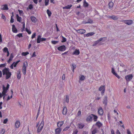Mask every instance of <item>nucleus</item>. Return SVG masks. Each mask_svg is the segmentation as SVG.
Instances as JSON below:
<instances>
[{
	"label": "nucleus",
	"mask_w": 134,
	"mask_h": 134,
	"mask_svg": "<svg viewBox=\"0 0 134 134\" xmlns=\"http://www.w3.org/2000/svg\"><path fill=\"white\" fill-rule=\"evenodd\" d=\"M3 74V75H6L5 79L7 80L9 79L11 75V73L9 71L8 68H5L2 70Z\"/></svg>",
	"instance_id": "nucleus-1"
},
{
	"label": "nucleus",
	"mask_w": 134,
	"mask_h": 134,
	"mask_svg": "<svg viewBox=\"0 0 134 134\" xmlns=\"http://www.w3.org/2000/svg\"><path fill=\"white\" fill-rule=\"evenodd\" d=\"M125 66L123 64L121 63L120 65L119 68H118V69L120 70L121 72H122L124 70L126 71V70H125Z\"/></svg>",
	"instance_id": "nucleus-2"
},
{
	"label": "nucleus",
	"mask_w": 134,
	"mask_h": 134,
	"mask_svg": "<svg viewBox=\"0 0 134 134\" xmlns=\"http://www.w3.org/2000/svg\"><path fill=\"white\" fill-rule=\"evenodd\" d=\"M44 126V122L43 121H41L40 125L39 126L37 130V133L39 132L42 129Z\"/></svg>",
	"instance_id": "nucleus-3"
},
{
	"label": "nucleus",
	"mask_w": 134,
	"mask_h": 134,
	"mask_svg": "<svg viewBox=\"0 0 134 134\" xmlns=\"http://www.w3.org/2000/svg\"><path fill=\"white\" fill-rule=\"evenodd\" d=\"M46 39L45 38H41V36L39 35L37 39V43H39L41 41H43L46 40Z\"/></svg>",
	"instance_id": "nucleus-4"
},
{
	"label": "nucleus",
	"mask_w": 134,
	"mask_h": 134,
	"mask_svg": "<svg viewBox=\"0 0 134 134\" xmlns=\"http://www.w3.org/2000/svg\"><path fill=\"white\" fill-rule=\"evenodd\" d=\"M124 23L128 25H130L133 24V21L130 20H126L123 21Z\"/></svg>",
	"instance_id": "nucleus-5"
},
{
	"label": "nucleus",
	"mask_w": 134,
	"mask_h": 134,
	"mask_svg": "<svg viewBox=\"0 0 134 134\" xmlns=\"http://www.w3.org/2000/svg\"><path fill=\"white\" fill-rule=\"evenodd\" d=\"M57 49L60 51H64L66 49V47L65 45H63L58 47L57 48Z\"/></svg>",
	"instance_id": "nucleus-6"
},
{
	"label": "nucleus",
	"mask_w": 134,
	"mask_h": 134,
	"mask_svg": "<svg viewBox=\"0 0 134 134\" xmlns=\"http://www.w3.org/2000/svg\"><path fill=\"white\" fill-rule=\"evenodd\" d=\"M133 77V76L132 74H129L127 76H126L125 78L126 80L127 81H129L131 80Z\"/></svg>",
	"instance_id": "nucleus-7"
},
{
	"label": "nucleus",
	"mask_w": 134,
	"mask_h": 134,
	"mask_svg": "<svg viewBox=\"0 0 134 134\" xmlns=\"http://www.w3.org/2000/svg\"><path fill=\"white\" fill-rule=\"evenodd\" d=\"M98 114L100 115H103V110L102 107L99 108L98 110Z\"/></svg>",
	"instance_id": "nucleus-8"
},
{
	"label": "nucleus",
	"mask_w": 134,
	"mask_h": 134,
	"mask_svg": "<svg viewBox=\"0 0 134 134\" xmlns=\"http://www.w3.org/2000/svg\"><path fill=\"white\" fill-rule=\"evenodd\" d=\"M85 125L82 123H79L77 125L79 129H82L85 126Z\"/></svg>",
	"instance_id": "nucleus-9"
},
{
	"label": "nucleus",
	"mask_w": 134,
	"mask_h": 134,
	"mask_svg": "<svg viewBox=\"0 0 134 134\" xmlns=\"http://www.w3.org/2000/svg\"><path fill=\"white\" fill-rule=\"evenodd\" d=\"M85 30L83 29H81L77 30V32L81 34L85 33Z\"/></svg>",
	"instance_id": "nucleus-10"
},
{
	"label": "nucleus",
	"mask_w": 134,
	"mask_h": 134,
	"mask_svg": "<svg viewBox=\"0 0 134 134\" xmlns=\"http://www.w3.org/2000/svg\"><path fill=\"white\" fill-rule=\"evenodd\" d=\"M67 112V108L66 107H65L62 110V113L63 115H66Z\"/></svg>",
	"instance_id": "nucleus-11"
},
{
	"label": "nucleus",
	"mask_w": 134,
	"mask_h": 134,
	"mask_svg": "<svg viewBox=\"0 0 134 134\" xmlns=\"http://www.w3.org/2000/svg\"><path fill=\"white\" fill-rule=\"evenodd\" d=\"M20 125V123L19 121H17L15 123V127L16 128H19Z\"/></svg>",
	"instance_id": "nucleus-12"
},
{
	"label": "nucleus",
	"mask_w": 134,
	"mask_h": 134,
	"mask_svg": "<svg viewBox=\"0 0 134 134\" xmlns=\"http://www.w3.org/2000/svg\"><path fill=\"white\" fill-rule=\"evenodd\" d=\"M92 116L91 115V114L87 117L86 119V121H89L92 120Z\"/></svg>",
	"instance_id": "nucleus-13"
},
{
	"label": "nucleus",
	"mask_w": 134,
	"mask_h": 134,
	"mask_svg": "<svg viewBox=\"0 0 134 134\" xmlns=\"http://www.w3.org/2000/svg\"><path fill=\"white\" fill-rule=\"evenodd\" d=\"M55 133L60 134L61 131V129L60 128H57L55 130Z\"/></svg>",
	"instance_id": "nucleus-14"
},
{
	"label": "nucleus",
	"mask_w": 134,
	"mask_h": 134,
	"mask_svg": "<svg viewBox=\"0 0 134 134\" xmlns=\"http://www.w3.org/2000/svg\"><path fill=\"white\" fill-rule=\"evenodd\" d=\"M80 54V51L79 50L76 49L72 53L73 55H77Z\"/></svg>",
	"instance_id": "nucleus-15"
},
{
	"label": "nucleus",
	"mask_w": 134,
	"mask_h": 134,
	"mask_svg": "<svg viewBox=\"0 0 134 134\" xmlns=\"http://www.w3.org/2000/svg\"><path fill=\"white\" fill-rule=\"evenodd\" d=\"M2 6L3 8L1 9H2L4 10H8V8L7 4H5L3 5Z\"/></svg>",
	"instance_id": "nucleus-16"
},
{
	"label": "nucleus",
	"mask_w": 134,
	"mask_h": 134,
	"mask_svg": "<svg viewBox=\"0 0 134 134\" xmlns=\"http://www.w3.org/2000/svg\"><path fill=\"white\" fill-rule=\"evenodd\" d=\"M12 26V31L14 33H16L17 32V30L15 28V25H13Z\"/></svg>",
	"instance_id": "nucleus-17"
},
{
	"label": "nucleus",
	"mask_w": 134,
	"mask_h": 134,
	"mask_svg": "<svg viewBox=\"0 0 134 134\" xmlns=\"http://www.w3.org/2000/svg\"><path fill=\"white\" fill-rule=\"evenodd\" d=\"M95 125L97 126L99 128L102 126V124L99 121L97 122L96 124Z\"/></svg>",
	"instance_id": "nucleus-18"
},
{
	"label": "nucleus",
	"mask_w": 134,
	"mask_h": 134,
	"mask_svg": "<svg viewBox=\"0 0 134 134\" xmlns=\"http://www.w3.org/2000/svg\"><path fill=\"white\" fill-rule=\"evenodd\" d=\"M103 103L104 104H105V106L107 105V97H105L103 99Z\"/></svg>",
	"instance_id": "nucleus-19"
},
{
	"label": "nucleus",
	"mask_w": 134,
	"mask_h": 134,
	"mask_svg": "<svg viewBox=\"0 0 134 134\" xmlns=\"http://www.w3.org/2000/svg\"><path fill=\"white\" fill-rule=\"evenodd\" d=\"M98 44L99 45H101L100 43L99 42L98 40L94 42V44L93 45V46H95Z\"/></svg>",
	"instance_id": "nucleus-20"
},
{
	"label": "nucleus",
	"mask_w": 134,
	"mask_h": 134,
	"mask_svg": "<svg viewBox=\"0 0 134 134\" xmlns=\"http://www.w3.org/2000/svg\"><path fill=\"white\" fill-rule=\"evenodd\" d=\"M72 5L71 4L68 5L66 6L63 7V9H69L70 8L72 7Z\"/></svg>",
	"instance_id": "nucleus-21"
},
{
	"label": "nucleus",
	"mask_w": 134,
	"mask_h": 134,
	"mask_svg": "<svg viewBox=\"0 0 134 134\" xmlns=\"http://www.w3.org/2000/svg\"><path fill=\"white\" fill-rule=\"evenodd\" d=\"M91 115L92 116V118H93V119L94 120V121H97V119L98 117L97 116L94 115L93 114H91Z\"/></svg>",
	"instance_id": "nucleus-22"
},
{
	"label": "nucleus",
	"mask_w": 134,
	"mask_h": 134,
	"mask_svg": "<svg viewBox=\"0 0 134 134\" xmlns=\"http://www.w3.org/2000/svg\"><path fill=\"white\" fill-rule=\"evenodd\" d=\"M89 5L87 3L85 0L83 3V6L85 7H87Z\"/></svg>",
	"instance_id": "nucleus-23"
},
{
	"label": "nucleus",
	"mask_w": 134,
	"mask_h": 134,
	"mask_svg": "<svg viewBox=\"0 0 134 134\" xmlns=\"http://www.w3.org/2000/svg\"><path fill=\"white\" fill-rule=\"evenodd\" d=\"M13 58V55L12 54H11L10 55V57L8 61V63H10V62L12 60V59Z\"/></svg>",
	"instance_id": "nucleus-24"
},
{
	"label": "nucleus",
	"mask_w": 134,
	"mask_h": 134,
	"mask_svg": "<svg viewBox=\"0 0 134 134\" xmlns=\"http://www.w3.org/2000/svg\"><path fill=\"white\" fill-rule=\"evenodd\" d=\"M64 124L63 121L59 122L57 123V126L58 127H60Z\"/></svg>",
	"instance_id": "nucleus-25"
},
{
	"label": "nucleus",
	"mask_w": 134,
	"mask_h": 134,
	"mask_svg": "<svg viewBox=\"0 0 134 134\" xmlns=\"http://www.w3.org/2000/svg\"><path fill=\"white\" fill-rule=\"evenodd\" d=\"M110 18L114 20H117L118 18L117 16H110Z\"/></svg>",
	"instance_id": "nucleus-26"
},
{
	"label": "nucleus",
	"mask_w": 134,
	"mask_h": 134,
	"mask_svg": "<svg viewBox=\"0 0 134 134\" xmlns=\"http://www.w3.org/2000/svg\"><path fill=\"white\" fill-rule=\"evenodd\" d=\"M108 5L110 9V8H112L113 5V3L111 2H109L108 3Z\"/></svg>",
	"instance_id": "nucleus-27"
},
{
	"label": "nucleus",
	"mask_w": 134,
	"mask_h": 134,
	"mask_svg": "<svg viewBox=\"0 0 134 134\" xmlns=\"http://www.w3.org/2000/svg\"><path fill=\"white\" fill-rule=\"evenodd\" d=\"M94 34V33L93 32L89 33L86 34V36L87 37H88L90 36H92Z\"/></svg>",
	"instance_id": "nucleus-28"
},
{
	"label": "nucleus",
	"mask_w": 134,
	"mask_h": 134,
	"mask_svg": "<svg viewBox=\"0 0 134 134\" xmlns=\"http://www.w3.org/2000/svg\"><path fill=\"white\" fill-rule=\"evenodd\" d=\"M16 17L17 21L19 22H20L21 18V17H19L18 14L16 15Z\"/></svg>",
	"instance_id": "nucleus-29"
},
{
	"label": "nucleus",
	"mask_w": 134,
	"mask_h": 134,
	"mask_svg": "<svg viewBox=\"0 0 134 134\" xmlns=\"http://www.w3.org/2000/svg\"><path fill=\"white\" fill-rule=\"evenodd\" d=\"M98 131V130L96 128L94 129V130L92 132V134H95Z\"/></svg>",
	"instance_id": "nucleus-30"
},
{
	"label": "nucleus",
	"mask_w": 134,
	"mask_h": 134,
	"mask_svg": "<svg viewBox=\"0 0 134 134\" xmlns=\"http://www.w3.org/2000/svg\"><path fill=\"white\" fill-rule=\"evenodd\" d=\"M106 38L105 37H103V38H100L98 40L99 41V42H100V41H105L106 40Z\"/></svg>",
	"instance_id": "nucleus-31"
},
{
	"label": "nucleus",
	"mask_w": 134,
	"mask_h": 134,
	"mask_svg": "<svg viewBox=\"0 0 134 134\" xmlns=\"http://www.w3.org/2000/svg\"><path fill=\"white\" fill-rule=\"evenodd\" d=\"M105 90V87L104 86H101L99 88V90L101 91Z\"/></svg>",
	"instance_id": "nucleus-32"
},
{
	"label": "nucleus",
	"mask_w": 134,
	"mask_h": 134,
	"mask_svg": "<svg viewBox=\"0 0 134 134\" xmlns=\"http://www.w3.org/2000/svg\"><path fill=\"white\" fill-rule=\"evenodd\" d=\"M76 65L75 64H72V66L71 67L72 69V71L74 72V70L76 68Z\"/></svg>",
	"instance_id": "nucleus-33"
},
{
	"label": "nucleus",
	"mask_w": 134,
	"mask_h": 134,
	"mask_svg": "<svg viewBox=\"0 0 134 134\" xmlns=\"http://www.w3.org/2000/svg\"><path fill=\"white\" fill-rule=\"evenodd\" d=\"M47 12L48 16H51L52 14L51 12L50 11L49 9H47Z\"/></svg>",
	"instance_id": "nucleus-34"
},
{
	"label": "nucleus",
	"mask_w": 134,
	"mask_h": 134,
	"mask_svg": "<svg viewBox=\"0 0 134 134\" xmlns=\"http://www.w3.org/2000/svg\"><path fill=\"white\" fill-rule=\"evenodd\" d=\"M93 21L91 19H88V21L87 22H86V24H87V23H93Z\"/></svg>",
	"instance_id": "nucleus-35"
},
{
	"label": "nucleus",
	"mask_w": 134,
	"mask_h": 134,
	"mask_svg": "<svg viewBox=\"0 0 134 134\" xmlns=\"http://www.w3.org/2000/svg\"><path fill=\"white\" fill-rule=\"evenodd\" d=\"M21 78V75L20 74V71H19L17 74V78L18 79H20Z\"/></svg>",
	"instance_id": "nucleus-36"
},
{
	"label": "nucleus",
	"mask_w": 134,
	"mask_h": 134,
	"mask_svg": "<svg viewBox=\"0 0 134 134\" xmlns=\"http://www.w3.org/2000/svg\"><path fill=\"white\" fill-rule=\"evenodd\" d=\"M29 53L28 52H23L21 54L23 56H25L29 54Z\"/></svg>",
	"instance_id": "nucleus-37"
},
{
	"label": "nucleus",
	"mask_w": 134,
	"mask_h": 134,
	"mask_svg": "<svg viewBox=\"0 0 134 134\" xmlns=\"http://www.w3.org/2000/svg\"><path fill=\"white\" fill-rule=\"evenodd\" d=\"M85 79V76L83 75H81V77L80 78V80L81 81H83Z\"/></svg>",
	"instance_id": "nucleus-38"
},
{
	"label": "nucleus",
	"mask_w": 134,
	"mask_h": 134,
	"mask_svg": "<svg viewBox=\"0 0 134 134\" xmlns=\"http://www.w3.org/2000/svg\"><path fill=\"white\" fill-rule=\"evenodd\" d=\"M26 68H23V72L24 75H25L26 73Z\"/></svg>",
	"instance_id": "nucleus-39"
},
{
	"label": "nucleus",
	"mask_w": 134,
	"mask_h": 134,
	"mask_svg": "<svg viewBox=\"0 0 134 134\" xmlns=\"http://www.w3.org/2000/svg\"><path fill=\"white\" fill-rule=\"evenodd\" d=\"M69 97L67 95L66 96V101L67 103L69 102Z\"/></svg>",
	"instance_id": "nucleus-40"
},
{
	"label": "nucleus",
	"mask_w": 134,
	"mask_h": 134,
	"mask_svg": "<svg viewBox=\"0 0 134 134\" xmlns=\"http://www.w3.org/2000/svg\"><path fill=\"white\" fill-rule=\"evenodd\" d=\"M27 66V62H25L23 63V68H26Z\"/></svg>",
	"instance_id": "nucleus-41"
},
{
	"label": "nucleus",
	"mask_w": 134,
	"mask_h": 134,
	"mask_svg": "<svg viewBox=\"0 0 134 134\" xmlns=\"http://www.w3.org/2000/svg\"><path fill=\"white\" fill-rule=\"evenodd\" d=\"M62 42H65L66 41V38L63 36H62Z\"/></svg>",
	"instance_id": "nucleus-42"
},
{
	"label": "nucleus",
	"mask_w": 134,
	"mask_h": 134,
	"mask_svg": "<svg viewBox=\"0 0 134 134\" xmlns=\"http://www.w3.org/2000/svg\"><path fill=\"white\" fill-rule=\"evenodd\" d=\"M58 41H51L52 43L53 44H55L58 43Z\"/></svg>",
	"instance_id": "nucleus-43"
},
{
	"label": "nucleus",
	"mask_w": 134,
	"mask_h": 134,
	"mask_svg": "<svg viewBox=\"0 0 134 134\" xmlns=\"http://www.w3.org/2000/svg\"><path fill=\"white\" fill-rule=\"evenodd\" d=\"M49 1V0H45L44 3L46 6H47L48 4Z\"/></svg>",
	"instance_id": "nucleus-44"
},
{
	"label": "nucleus",
	"mask_w": 134,
	"mask_h": 134,
	"mask_svg": "<svg viewBox=\"0 0 134 134\" xmlns=\"http://www.w3.org/2000/svg\"><path fill=\"white\" fill-rule=\"evenodd\" d=\"M111 72L113 75L116 73L114 68H112L111 69Z\"/></svg>",
	"instance_id": "nucleus-45"
},
{
	"label": "nucleus",
	"mask_w": 134,
	"mask_h": 134,
	"mask_svg": "<svg viewBox=\"0 0 134 134\" xmlns=\"http://www.w3.org/2000/svg\"><path fill=\"white\" fill-rule=\"evenodd\" d=\"M81 114V112L80 111H79L77 113V116L80 117Z\"/></svg>",
	"instance_id": "nucleus-46"
},
{
	"label": "nucleus",
	"mask_w": 134,
	"mask_h": 134,
	"mask_svg": "<svg viewBox=\"0 0 134 134\" xmlns=\"http://www.w3.org/2000/svg\"><path fill=\"white\" fill-rule=\"evenodd\" d=\"M13 17V16H11V19L10 20V22L11 23H13L14 22Z\"/></svg>",
	"instance_id": "nucleus-47"
},
{
	"label": "nucleus",
	"mask_w": 134,
	"mask_h": 134,
	"mask_svg": "<svg viewBox=\"0 0 134 134\" xmlns=\"http://www.w3.org/2000/svg\"><path fill=\"white\" fill-rule=\"evenodd\" d=\"M8 51V49L7 47H5L3 49V51L5 52H7Z\"/></svg>",
	"instance_id": "nucleus-48"
},
{
	"label": "nucleus",
	"mask_w": 134,
	"mask_h": 134,
	"mask_svg": "<svg viewBox=\"0 0 134 134\" xmlns=\"http://www.w3.org/2000/svg\"><path fill=\"white\" fill-rule=\"evenodd\" d=\"M3 91H5V92L6 91V92H7V90H6V88L5 86H4V85L3 86Z\"/></svg>",
	"instance_id": "nucleus-49"
},
{
	"label": "nucleus",
	"mask_w": 134,
	"mask_h": 134,
	"mask_svg": "<svg viewBox=\"0 0 134 134\" xmlns=\"http://www.w3.org/2000/svg\"><path fill=\"white\" fill-rule=\"evenodd\" d=\"M16 36L19 37H23V34L21 33H20L17 35Z\"/></svg>",
	"instance_id": "nucleus-50"
},
{
	"label": "nucleus",
	"mask_w": 134,
	"mask_h": 134,
	"mask_svg": "<svg viewBox=\"0 0 134 134\" xmlns=\"http://www.w3.org/2000/svg\"><path fill=\"white\" fill-rule=\"evenodd\" d=\"M33 5L31 4H30L28 8L29 9H31L33 8Z\"/></svg>",
	"instance_id": "nucleus-51"
},
{
	"label": "nucleus",
	"mask_w": 134,
	"mask_h": 134,
	"mask_svg": "<svg viewBox=\"0 0 134 134\" xmlns=\"http://www.w3.org/2000/svg\"><path fill=\"white\" fill-rule=\"evenodd\" d=\"M78 132V131L76 129L73 132L72 134H77Z\"/></svg>",
	"instance_id": "nucleus-52"
},
{
	"label": "nucleus",
	"mask_w": 134,
	"mask_h": 134,
	"mask_svg": "<svg viewBox=\"0 0 134 134\" xmlns=\"http://www.w3.org/2000/svg\"><path fill=\"white\" fill-rule=\"evenodd\" d=\"M8 121V119H6L4 120L3 121V123L4 124H6L7 122Z\"/></svg>",
	"instance_id": "nucleus-53"
},
{
	"label": "nucleus",
	"mask_w": 134,
	"mask_h": 134,
	"mask_svg": "<svg viewBox=\"0 0 134 134\" xmlns=\"http://www.w3.org/2000/svg\"><path fill=\"white\" fill-rule=\"evenodd\" d=\"M26 31L29 34H30L31 33V31L29 30L28 29H27V28L26 29Z\"/></svg>",
	"instance_id": "nucleus-54"
},
{
	"label": "nucleus",
	"mask_w": 134,
	"mask_h": 134,
	"mask_svg": "<svg viewBox=\"0 0 134 134\" xmlns=\"http://www.w3.org/2000/svg\"><path fill=\"white\" fill-rule=\"evenodd\" d=\"M6 91H3L2 92V94L3 96H5V93H7Z\"/></svg>",
	"instance_id": "nucleus-55"
},
{
	"label": "nucleus",
	"mask_w": 134,
	"mask_h": 134,
	"mask_svg": "<svg viewBox=\"0 0 134 134\" xmlns=\"http://www.w3.org/2000/svg\"><path fill=\"white\" fill-rule=\"evenodd\" d=\"M69 128V127H66L63 130V131H66Z\"/></svg>",
	"instance_id": "nucleus-56"
},
{
	"label": "nucleus",
	"mask_w": 134,
	"mask_h": 134,
	"mask_svg": "<svg viewBox=\"0 0 134 134\" xmlns=\"http://www.w3.org/2000/svg\"><path fill=\"white\" fill-rule=\"evenodd\" d=\"M18 11L19 12V13L20 14L22 15V14L23 13V12L22 10H19Z\"/></svg>",
	"instance_id": "nucleus-57"
},
{
	"label": "nucleus",
	"mask_w": 134,
	"mask_h": 134,
	"mask_svg": "<svg viewBox=\"0 0 134 134\" xmlns=\"http://www.w3.org/2000/svg\"><path fill=\"white\" fill-rule=\"evenodd\" d=\"M114 75H115L116 77L118 79H119L120 78V76L118 75L117 73H115Z\"/></svg>",
	"instance_id": "nucleus-58"
},
{
	"label": "nucleus",
	"mask_w": 134,
	"mask_h": 134,
	"mask_svg": "<svg viewBox=\"0 0 134 134\" xmlns=\"http://www.w3.org/2000/svg\"><path fill=\"white\" fill-rule=\"evenodd\" d=\"M5 64H2L0 65V67H4L5 66Z\"/></svg>",
	"instance_id": "nucleus-59"
},
{
	"label": "nucleus",
	"mask_w": 134,
	"mask_h": 134,
	"mask_svg": "<svg viewBox=\"0 0 134 134\" xmlns=\"http://www.w3.org/2000/svg\"><path fill=\"white\" fill-rule=\"evenodd\" d=\"M2 42V35L0 34V43H1Z\"/></svg>",
	"instance_id": "nucleus-60"
},
{
	"label": "nucleus",
	"mask_w": 134,
	"mask_h": 134,
	"mask_svg": "<svg viewBox=\"0 0 134 134\" xmlns=\"http://www.w3.org/2000/svg\"><path fill=\"white\" fill-rule=\"evenodd\" d=\"M5 131L4 129H2L1 132V133H2V134H3L5 132Z\"/></svg>",
	"instance_id": "nucleus-61"
},
{
	"label": "nucleus",
	"mask_w": 134,
	"mask_h": 134,
	"mask_svg": "<svg viewBox=\"0 0 134 134\" xmlns=\"http://www.w3.org/2000/svg\"><path fill=\"white\" fill-rule=\"evenodd\" d=\"M14 63V62H13V64L11 65L10 66V68L12 69H13V65Z\"/></svg>",
	"instance_id": "nucleus-62"
},
{
	"label": "nucleus",
	"mask_w": 134,
	"mask_h": 134,
	"mask_svg": "<svg viewBox=\"0 0 134 134\" xmlns=\"http://www.w3.org/2000/svg\"><path fill=\"white\" fill-rule=\"evenodd\" d=\"M2 18L3 19L5 20L6 19V18L4 15H3V14H2Z\"/></svg>",
	"instance_id": "nucleus-63"
},
{
	"label": "nucleus",
	"mask_w": 134,
	"mask_h": 134,
	"mask_svg": "<svg viewBox=\"0 0 134 134\" xmlns=\"http://www.w3.org/2000/svg\"><path fill=\"white\" fill-rule=\"evenodd\" d=\"M116 133V134H120V133L118 130H117Z\"/></svg>",
	"instance_id": "nucleus-64"
}]
</instances>
